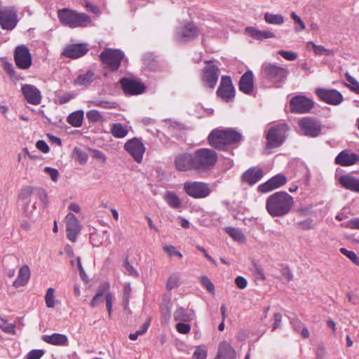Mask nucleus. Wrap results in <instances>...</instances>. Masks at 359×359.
<instances>
[{
	"instance_id": "a18cd8bd",
	"label": "nucleus",
	"mask_w": 359,
	"mask_h": 359,
	"mask_svg": "<svg viewBox=\"0 0 359 359\" xmlns=\"http://www.w3.org/2000/svg\"><path fill=\"white\" fill-rule=\"evenodd\" d=\"M339 250L341 254L348 257L353 264L359 266V257L355 252L348 250L345 248H341Z\"/></svg>"
},
{
	"instance_id": "9d476101",
	"label": "nucleus",
	"mask_w": 359,
	"mask_h": 359,
	"mask_svg": "<svg viewBox=\"0 0 359 359\" xmlns=\"http://www.w3.org/2000/svg\"><path fill=\"white\" fill-rule=\"evenodd\" d=\"M301 133L310 137H316L320 135L322 126L315 119L310 117H304L298 122Z\"/></svg>"
},
{
	"instance_id": "f3484780",
	"label": "nucleus",
	"mask_w": 359,
	"mask_h": 359,
	"mask_svg": "<svg viewBox=\"0 0 359 359\" xmlns=\"http://www.w3.org/2000/svg\"><path fill=\"white\" fill-rule=\"evenodd\" d=\"M34 189L32 187L27 186L22 187L19 193L18 199L20 202L22 210L26 216H30L34 210L36 209V203L33 204L30 209L29 205L31 202V196L34 192Z\"/></svg>"
},
{
	"instance_id": "4c0bfd02",
	"label": "nucleus",
	"mask_w": 359,
	"mask_h": 359,
	"mask_svg": "<svg viewBox=\"0 0 359 359\" xmlns=\"http://www.w3.org/2000/svg\"><path fill=\"white\" fill-rule=\"evenodd\" d=\"M84 113L78 110L70 114L67 117V122L73 127H81L83 124Z\"/></svg>"
},
{
	"instance_id": "6ab92c4d",
	"label": "nucleus",
	"mask_w": 359,
	"mask_h": 359,
	"mask_svg": "<svg viewBox=\"0 0 359 359\" xmlns=\"http://www.w3.org/2000/svg\"><path fill=\"white\" fill-rule=\"evenodd\" d=\"M286 182L287 177L284 175L278 174L259 184L257 189L259 192L266 194L280 187Z\"/></svg>"
},
{
	"instance_id": "cd10ccee",
	"label": "nucleus",
	"mask_w": 359,
	"mask_h": 359,
	"mask_svg": "<svg viewBox=\"0 0 359 359\" xmlns=\"http://www.w3.org/2000/svg\"><path fill=\"white\" fill-rule=\"evenodd\" d=\"M263 177V170L260 168H250L247 170L242 175L243 182L252 185L260 180Z\"/></svg>"
},
{
	"instance_id": "39448f33",
	"label": "nucleus",
	"mask_w": 359,
	"mask_h": 359,
	"mask_svg": "<svg viewBox=\"0 0 359 359\" xmlns=\"http://www.w3.org/2000/svg\"><path fill=\"white\" fill-rule=\"evenodd\" d=\"M261 73L265 79L278 88L285 83L289 70L270 62H264L261 67Z\"/></svg>"
},
{
	"instance_id": "aec40b11",
	"label": "nucleus",
	"mask_w": 359,
	"mask_h": 359,
	"mask_svg": "<svg viewBox=\"0 0 359 359\" xmlns=\"http://www.w3.org/2000/svg\"><path fill=\"white\" fill-rule=\"evenodd\" d=\"M67 236L72 242L76 241V237L81 231V224L76 217L69 212L65 217Z\"/></svg>"
},
{
	"instance_id": "473e14b6",
	"label": "nucleus",
	"mask_w": 359,
	"mask_h": 359,
	"mask_svg": "<svg viewBox=\"0 0 359 359\" xmlns=\"http://www.w3.org/2000/svg\"><path fill=\"white\" fill-rule=\"evenodd\" d=\"M245 31L251 37L257 40L262 41L276 37V34L269 30H259L253 27H247Z\"/></svg>"
},
{
	"instance_id": "4468645a",
	"label": "nucleus",
	"mask_w": 359,
	"mask_h": 359,
	"mask_svg": "<svg viewBox=\"0 0 359 359\" xmlns=\"http://www.w3.org/2000/svg\"><path fill=\"white\" fill-rule=\"evenodd\" d=\"M14 60L17 67L23 70L28 69L32 64L29 50L25 45L18 46L15 48Z\"/></svg>"
},
{
	"instance_id": "37998d69",
	"label": "nucleus",
	"mask_w": 359,
	"mask_h": 359,
	"mask_svg": "<svg viewBox=\"0 0 359 359\" xmlns=\"http://www.w3.org/2000/svg\"><path fill=\"white\" fill-rule=\"evenodd\" d=\"M180 285V276L179 273H172L166 283V289L168 291L172 290L174 288L178 287Z\"/></svg>"
},
{
	"instance_id": "5701e85b",
	"label": "nucleus",
	"mask_w": 359,
	"mask_h": 359,
	"mask_svg": "<svg viewBox=\"0 0 359 359\" xmlns=\"http://www.w3.org/2000/svg\"><path fill=\"white\" fill-rule=\"evenodd\" d=\"M120 83L123 92L128 95H139L145 90L144 85L135 80L123 78L121 79Z\"/></svg>"
},
{
	"instance_id": "c9c22d12",
	"label": "nucleus",
	"mask_w": 359,
	"mask_h": 359,
	"mask_svg": "<svg viewBox=\"0 0 359 359\" xmlns=\"http://www.w3.org/2000/svg\"><path fill=\"white\" fill-rule=\"evenodd\" d=\"M174 320L177 322H189L194 318L193 311H188L182 307L177 309L174 313Z\"/></svg>"
},
{
	"instance_id": "b1692460",
	"label": "nucleus",
	"mask_w": 359,
	"mask_h": 359,
	"mask_svg": "<svg viewBox=\"0 0 359 359\" xmlns=\"http://www.w3.org/2000/svg\"><path fill=\"white\" fill-rule=\"evenodd\" d=\"M88 50V48L86 44H70L65 48L62 55L67 57L76 59L86 55Z\"/></svg>"
},
{
	"instance_id": "0eeeda50",
	"label": "nucleus",
	"mask_w": 359,
	"mask_h": 359,
	"mask_svg": "<svg viewBox=\"0 0 359 359\" xmlns=\"http://www.w3.org/2000/svg\"><path fill=\"white\" fill-rule=\"evenodd\" d=\"M185 193L194 198H205L212 192L208 184L198 181H187L183 184Z\"/></svg>"
},
{
	"instance_id": "f257e3e1",
	"label": "nucleus",
	"mask_w": 359,
	"mask_h": 359,
	"mask_svg": "<svg viewBox=\"0 0 359 359\" xmlns=\"http://www.w3.org/2000/svg\"><path fill=\"white\" fill-rule=\"evenodd\" d=\"M294 198L286 191H277L266 201V210L273 217H281L290 212L294 206Z\"/></svg>"
},
{
	"instance_id": "bf43d9fd",
	"label": "nucleus",
	"mask_w": 359,
	"mask_h": 359,
	"mask_svg": "<svg viewBox=\"0 0 359 359\" xmlns=\"http://www.w3.org/2000/svg\"><path fill=\"white\" fill-rule=\"evenodd\" d=\"M298 226L302 230H309L313 228V223L311 219H306L298 223Z\"/></svg>"
},
{
	"instance_id": "393cba45",
	"label": "nucleus",
	"mask_w": 359,
	"mask_h": 359,
	"mask_svg": "<svg viewBox=\"0 0 359 359\" xmlns=\"http://www.w3.org/2000/svg\"><path fill=\"white\" fill-rule=\"evenodd\" d=\"M359 161V156L348 150L341 151L335 158L334 163L344 167L351 166Z\"/></svg>"
},
{
	"instance_id": "c85d7f7f",
	"label": "nucleus",
	"mask_w": 359,
	"mask_h": 359,
	"mask_svg": "<svg viewBox=\"0 0 359 359\" xmlns=\"http://www.w3.org/2000/svg\"><path fill=\"white\" fill-rule=\"evenodd\" d=\"M339 182L342 187L353 192L359 193V179L351 175L339 177Z\"/></svg>"
},
{
	"instance_id": "0e129e2a",
	"label": "nucleus",
	"mask_w": 359,
	"mask_h": 359,
	"mask_svg": "<svg viewBox=\"0 0 359 359\" xmlns=\"http://www.w3.org/2000/svg\"><path fill=\"white\" fill-rule=\"evenodd\" d=\"M235 283L239 289H245L247 287L248 281L243 276H238L235 279Z\"/></svg>"
},
{
	"instance_id": "e2e57ef3",
	"label": "nucleus",
	"mask_w": 359,
	"mask_h": 359,
	"mask_svg": "<svg viewBox=\"0 0 359 359\" xmlns=\"http://www.w3.org/2000/svg\"><path fill=\"white\" fill-rule=\"evenodd\" d=\"M45 171L46 173H48L49 175V176L50 177V178L53 181L55 182L57 180V178L59 176V172L57 169L50 168V167H46L45 168Z\"/></svg>"
},
{
	"instance_id": "4d7b16f0",
	"label": "nucleus",
	"mask_w": 359,
	"mask_h": 359,
	"mask_svg": "<svg viewBox=\"0 0 359 359\" xmlns=\"http://www.w3.org/2000/svg\"><path fill=\"white\" fill-rule=\"evenodd\" d=\"M176 330L180 334H188L191 330V326L184 322H178L176 325Z\"/></svg>"
},
{
	"instance_id": "7c9ffc66",
	"label": "nucleus",
	"mask_w": 359,
	"mask_h": 359,
	"mask_svg": "<svg viewBox=\"0 0 359 359\" xmlns=\"http://www.w3.org/2000/svg\"><path fill=\"white\" fill-rule=\"evenodd\" d=\"M236 351L230 344L226 341L219 343L215 359H236Z\"/></svg>"
},
{
	"instance_id": "13d9d810",
	"label": "nucleus",
	"mask_w": 359,
	"mask_h": 359,
	"mask_svg": "<svg viewBox=\"0 0 359 359\" xmlns=\"http://www.w3.org/2000/svg\"><path fill=\"white\" fill-rule=\"evenodd\" d=\"M290 17L294 20V22L299 26V28H296V30L299 31L305 29L306 26L304 21L295 12H292Z\"/></svg>"
},
{
	"instance_id": "6e6552de",
	"label": "nucleus",
	"mask_w": 359,
	"mask_h": 359,
	"mask_svg": "<svg viewBox=\"0 0 359 359\" xmlns=\"http://www.w3.org/2000/svg\"><path fill=\"white\" fill-rule=\"evenodd\" d=\"M123 57L121 50L113 48H105L100 55L102 62L111 71L118 70Z\"/></svg>"
},
{
	"instance_id": "ea45409f",
	"label": "nucleus",
	"mask_w": 359,
	"mask_h": 359,
	"mask_svg": "<svg viewBox=\"0 0 359 359\" xmlns=\"http://www.w3.org/2000/svg\"><path fill=\"white\" fill-rule=\"evenodd\" d=\"M306 47L307 48H312L314 54L316 55H331L334 54L333 50L325 48L323 46L316 45L313 41L308 42Z\"/></svg>"
},
{
	"instance_id": "7ed1b4c3",
	"label": "nucleus",
	"mask_w": 359,
	"mask_h": 359,
	"mask_svg": "<svg viewBox=\"0 0 359 359\" xmlns=\"http://www.w3.org/2000/svg\"><path fill=\"white\" fill-rule=\"evenodd\" d=\"M194 171L204 173L212 170L217 162V154L211 149L200 148L194 153Z\"/></svg>"
},
{
	"instance_id": "e433bc0d",
	"label": "nucleus",
	"mask_w": 359,
	"mask_h": 359,
	"mask_svg": "<svg viewBox=\"0 0 359 359\" xmlns=\"http://www.w3.org/2000/svg\"><path fill=\"white\" fill-rule=\"evenodd\" d=\"M110 133L116 138H123L128 133V127L121 123H114L110 126Z\"/></svg>"
},
{
	"instance_id": "680f3d73",
	"label": "nucleus",
	"mask_w": 359,
	"mask_h": 359,
	"mask_svg": "<svg viewBox=\"0 0 359 359\" xmlns=\"http://www.w3.org/2000/svg\"><path fill=\"white\" fill-rule=\"evenodd\" d=\"M207 357V351L205 349L197 347L193 354V359H205Z\"/></svg>"
},
{
	"instance_id": "2eb2a0df",
	"label": "nucleus",
	"mask_w": 359,
	"mask_h": 359,
	"mask_svg": "<svg viewBox=\"0 0 359 359\" xmlns=\"http://www.w3.org/2000/svg\"><path fill=\"white\" fill-rule=\"evenodd\" d=\"M124 149L137 163L142 162L143 154L145 152V147L140 139L133 137L128 140L124 144Z\"/></svg>"
},
{
	"instance_id": "58836bf2",
	"label": "nucleus",
	"mask_w": 359,
	"mask_h": 359,
	"mask_svg": "<svg viewBox=\"0 0 359 359\" xmlns=\"http://www.w3.org/2000/svg\"><path fill=\"white\" fill-rule=\"evenodd\" d=\"M265 22L270 25H281L285 22V18L281 14H274L266 12L264 15Z\"/></svg>"
},
{
	"instance_id": "de8ad7c7",
	"label": "nucleus",
	"mask_w": 359,
	"mask_h": 359,
	"mask_svg": "<svg viewBox=\"0 0 359 359\" xmlns=\"http://www.w3.org/2000/svg\"><path fill=\"white\" fill-rule=\"evenodd\" d=\"M91 104L93 106L99 107L104 109H115L117 106L116 102H109L107 100L93 101Z\"/></svg>"
},
{
	"instance_id": "a878e982",
	"label": "nucleus",
	"mask_w": 359,
	"mask_h": 359,
	"mask_svg": "<svg viewBox=\"0 0 359 359\" xmlns=\"http://www.w3.org/2000/svg\"><path fill=\"white\" fill-rule=\"evenodd\" d=\"M109 288L110 286L108 283H104L103 284L100 285L95 295L94 296L93 304H95V302H96L97 297H102L105 295L107 309L109 313V316L111 317L112 313L114 296L112 294L109 292Z\"/></svg>"
},
{
	"instance_id": "f704fd0d",
	"label": "nucleus",
	"mask_w": 359,
	"mask_h": 359,
	"mask_svg": "<svg viewBox=\"0 0 359 359\" xmlns=\"http://www.w3.org/2000/svg\"><path fill=\"white\" fill-rule=\"evenodd\" d=\"M30 278V270L28 266H22L18 273V276L15 280L13 282V285L18 288L26 285Z\"/></svg>"
},
{
	"instance_id": "09e8293b",
	"label": "nucleus",
	"mask_w": 359,
	"mask_h": 359,
	"mask_svg": "<svg viewBox=\"0 0 359 359\" xmlns=\"http://www.w3.org/2000/svg\"><path fill=\"white\" fill-rule=\"evenodd\" d=\"M150 320H148L147 322L144 323L141 328L135 332V333H131L129 334V339L132 341H135L137 339L139 336L144 334L148 330L149 326Z\"/></svg>"
},
{
	"instance_id": "49530a36",
	"label": "nucleus",
	"mask_w": 359,
	"mask_h": 359,
	"mask_svg": "<svg viewBox=\"0 0 359 359\" xmlns=\"http://www.w3.org/2000/svg\"><path fill=\"white\" fill-rule=\"evenodd\" d=\"M86 117L90 122H98L103 119L102 114L95 109H92L86 113Z\"/></svg>"
},
{
	"instance_id": "774afa93",
	"label": "nucleus",
	"mask_w": 359,
	"mask_h": 359,
	"mask_svg": "<svg viewBox=\"0 0 359 359\" xmlns=\"http://www.w3.org/2000/svg\"><path fill=\"white\" fill-rule=\"evenodd\" d=\"M74 97V95L72 93H66L58 97L59 103L61 104L67 103Z\"/></svg>"
},
{
	"instance_id": "4be33fe9",
	"label": "nucleus",
	"mask_w": 359,
	"mask_h": 359,
	"mask_svg": "<svg viewBox=\"0 0 359 359\" xmlns=\"http://www.w3.org/2000/svg\"><path fill=\"white\" fill-rule=\"evenodd\" d=\"M177 170L186 172L194 170V160L193 154L182 153L177 155L174 160Z\"/></svg>"
},
{
	"instance_id": "f8f14e48",
	"label": "nucleus",
	"mask_w": 359,
	"mask_h": 359,
	"mask_svg": "<svg viewBox=\"0 0 359 359\" xmlns=\"http://www.w3.org/2000/svg\"><path fill=\"white\" fill-rule=\"evenodd\" d=\"M315 93L321 101L330 105L337 106L344 101L342 94L336 89L318 88Z\"/></svg>"
},
{
	"instance_id": "3c124183",
	"label": "nucleus",
	"mask_w": 359,
	"mask_h": 359,
	"mask_svg": "<svg viewBox=\"0 0 359 359\" xmlns=\"http://www.w3.org/2000/svg\"><path fill=\"white\" fill-rule=\"evenodd\" d=\"M74 153L80 164H84L88 159V154L78 147L74 149Z\"/></svg>"
},
{
	"instance_id": "338daca9",
	"label": "nucleus",
	"mask_w": 359,
	"mask_h": 359,
	"mask_svg": "<svg viewBox=\"0 0 359 359\" xmlns=\"http://www.w3.org/2000/svg\"><path fill=\"white\" fill-rule=\"evenodd\" d=\"M346 227L351 229H359V218H354L347 222Z\"/></svg>"
},
{
	"instance_id": "412c9836",
	"label": "nucleus",
	"mask_w": 359,
	"mask_h": 359,
	"mask_svg": "<svg viewBox=\"0 0 359 359\" xmlns=\"http://www.w3.org/2000/svg\"><path fill=\"white\" fill-rule=\"evenodd\" d=\"M219 68L214 65H208L203 69L202 83L205 87L213 89L217 83Z\"/></svg>"
},
{
	"instance_id": "a211bd4d",
	"label": "nucleus",
	"mask_w": 359,
	"mask_h": 359,
	"mask_svg": "<svg viewBox=\"0 0 359 359\" xmlns=\"http://www.w3.org/2000/svg\"><path fill=\"white\" fill-rule=\"evenodd\" d=\"M217 94L226 102H229L234 97L235 90L230 76H223L222 77Z\"/></svg>"
},
{
	"instance_id": "9b49d317",
	"label": "nucleus",
	"mask_w": 359,
	"mask_h": 359,
	"mask_svg": "<svg viewBox=\"0 0 359 359\" xmlns=\"http://www.w3.org/2000/svg\"><path fill=\"white\" fill-rule=\"evenodd\" d=\"M313 105V100L301 95L292 97L290 102V111L294 114L309 113Z\"/></svg>"
},
{
	"instance_id": "5fc2aeb1",
	"label": "nucleus",
	"mask_w": 359,
	"mask_h": 359,
	"mask_svg": "<svg viewBox=\"0 0 359 359\" xmlns=\"http://www.w3.org/2000/svg\"><path fill=\"white\" fill-rule=\"evenodd\" d=\"M123 266H124L125 269L127 270L129 275L134 276V277L139 276V273L135 269V267L129 262L128 258H126V260L124 261Z\"/></svg>"
},
{
	"instance_id": "1a4fd4ad",
	"label": "nucleus",
	"mask_w": 359,
	"mask_h": 359,
	"mask_svg": "<svg viewBox=\"0 0 359 359\" xmlns=\"http://www.w3.org/2000/svg\"><path fill=\"white\" fill-rule=\"evenodd\" d=\"M18 23V13L15 8L0 6V26L7 31L13 30Z\"/></svg>"
},
{
	"instance_id": "72a5a7b5",
	"label": "nucleus",
	"mask_w": 359,
	"mask_h": 359,
	"mask_svg": "<svg viewBox=\"0 0 359 359\" xmlns=\"http://www.w3.org/2000/svg\"><path fill=\"white\" fill-rule=\"evenodd\" d=\"M95 79V75L91 70L79 74L74 81V85L88 86Z\"/></svg>"
},
{
	"instance_id": "6e6d98bb",
	"label": "nucleus",
	"mask_w": 359,
	"mask_h": 359,
	"mask_svg": "<svg viewBox=\"0 0 359 359\" xmlns=\"http://www.w3.org/2000/svg\"><path fill=\"white\" fill-rule=\"evenodd\" d=\"M44 354V351L33 349L27 354V359H40Z\"/></svg>"
},
{
	"instance_id": "ddd939ff",
	"label": "nucleus",
	"mask_w": 359,
	"mask_h": 359,
	"mask_svg": "<svg viewBox=\"0 0 359 359\" xmlns=\"http://www.w3.org/2000/svg\"><path fill=\"white\" fill-rule=\"evenodd\" d=\"M200 34L198 27L192 22H184L178 28L176 39L179 42H187L197 38Z\"/></svg>"
},
{
	"instance_id": "c03bdc74",
	"label": "nucleus",
	"mask_w": 359,
	"mask_h": 359,
	"mask_svg": "<svg viewBox=\"0 0 359 359\" xmlns=\"http://www.w3.org/2000/svg\"><path fill=\"white\" fill-rule=\"evenodd\" d=\"M55 290L53 287L48 288L45 295L46 305L48 308H53L55 306Z\"/></svg>"
},
{
	"instance_id": "c756f323",
	"label": "nucleus",
	"mask_w": 359,
	"mask_h": 359,
	"mask_svg": "<svg viewBox=\"0 0 359 359\" xmlns=\"http://www.w3.org/2000/svg\"><path fill=\"white\" fill-rule=\"evenodd\" d=\"M42 340L47 344L54 346H66L69 344L67 337L65 334L60 333L43 335Z\"/></svg>"
},
{
	"instance_id": "603ef678",
	"label": "nucleus",
	"mask_w": 359,
	"mask_h": 359,
	"mask_svg": "<svg viewBox=\"0 0 359 359\" xmlns=\"http://www.w3.org/2000/svg\"><path fill=\"white\" fill-rule=\"evenodd\" d=\"M164 252H165L169 257L177 256L180 259L182 258V254L178 251L176 248L173 245H164L163 248Z\"/></svg>"
},
{
	"instance_id": "423d86ee",
	"label": "nucleus",
	"mask_w": 359,
	"mask_h": 359,
	"mask_svg": "<svg viewBox=\"0 0 359 359\" xmlns=\"http://www.w3.org/2000/svg\"><path fill=\"white\" fill-rule=\"evenodd\" d=\"M290 128L285 123H280L271 127L266 135V148L280 147L285 141Z\"/></svg>"
},
{
	"instance_id": "864d4df0",
	"label": "nucleus",
	"mask_w": 359,
	"mask_h": 359,
	"mask_svg": "<svg viewBox=\"0 0 359 359\" xmlns=\"http://www.w3.org/2000/svg\"><path fill=\"white\" fill-rule=\"evenodd\" d=\"M278 53L281 55L284 59L288 61H293L297 58V54L292 51L280 50Z\"/></svg>"
},
{
	"instance_id": "20e7f679",
	"label": "nucleus",
	"mask_w": 359,
	"mask_h": 359,
	"mask_svg": "<svg viewBox=\"0 0 359 359\" xmlns=\"http://www.w3.org/2000/svg\"><path fill=\"white\" fill-rule=\"evenodd\" d=\"M57 16L62 24L71 28L86 27L91 24L90 17L69 8L59 10Z\"/></svg>"
},
{
	"instance_id": "052dcab7",
	"label": "nucleus",
	"mask_w": 359,
	"mask_h": 359,
	"mask_svg": "<svg viewBox=\"0 0 359 359\" xmlns=\"http://www.w3.org/2000/svg\"><path fill=\"white\" fill-rule=\"evenodd\" d=\"M0 327L6 333L13 334L15 332V326L11 323H8L6 320H3Z\"/></svg>"
},
{
	"instance_id": "8fccbe9b",
	"label": "nucleus",
	"mask_w": 359,
	"mask_h": 359,
	"mask_svg": "<svg viewBox=\"0 0 359 359\" xmlns=\"http://www.w3.org/2000/svg\"><path fill=\"white\" fill-rule=\"evenodd\" d=\"M200 283L201 285L205 287L208 291L210 292H214L215 286L210 278L206 276H201L198 278Z\"/></svg>"
},
{
	"instance_id": "2f4dec72",
	"label": "nucleus",
	"mask_w": 359,
	"mask_h": 359,
	"mask_svg": "<svg viewBox=\"0 0 359 359\" xmlns=\"http://www.w3.org/2000/svg\"><path fill=\"white\" fill-rule=\"evenodd\" d=\"M163 198L172 209L180 210L182 207V200L172 191L165 192Z\"/></svg>"
},
{
	"instance_id": "bb28decb",
	"label": "nucleus",
	"mask_w": 359,
	"mask_h": 359,
	"mask_svg": "<svg viewBox=\"0 0 359 359\" xmlns=\"http://www.w3.org/2000/svg\"><path fill=\"white\" fill-rule=\"evenodd\" d=\"M254 89V75L252 71H248L243 74L239 81V90L247 94L251 95Z\"/></svg>"
},
{
	"instance_id": "f03ea898",
	"label": "nucleus",
	"mask_w": 359,
	"mask_h": 359,
	"mask_svg": "<svg viewBox=\"0 0 359 359\" xmlns=\"http://www.w3.org/2000/svg\"><path fill=\"white\" fill-rule=\"evenodd\" d=\"M208 143L212 147L224 150L225 148L242 140V135L233 128L214 129L208 135Z\"/></svg>"
},
{
	"instance_id": "dca6fc26",
	"label": "nucleus",
	"mask_w": 359,
	"mask_h": 359,
	"mask_svg": "<svg viewBox=\"0 0 359 359\" xmlns=\"http://www.w3.org/2000/svg\"><path fill=\"white\" fill-rule=\"evenodd\" d=\"M21 92L25 100L30 104L39 105L42 100L41 90L32 84H23L21 87Z\"/></svg>"
},
{
	"instance_id": "a19ab883",
	"label": "nucleus",
	"mask_w": 359,
	"mask_h": 359,
	"mask_svg": "<svg viewBox=\"0 0 359 359\" xmlns=\"http://www.w3.org/2000/svg\"><path fill=\"white\" fill-rule=\"evenodd\" d=\"M224 230L234 241L240 243L245 241V235L239 229L228 226Z\"/></svg>"
},
{
	"instance_id": "79ce46f5",
	"label": "nucleus",
	"mask_w": 359,
	"mask_h": 359,
	"mask_svg": "<svg viewBox=\"0 0 359 359\" xmlns=\"http://www.w3.org/2000/svg\"><path fill=\"white\" fill-rule=\"evenodd\" d=\"M345 77L348 83H344V86L353 92L359 94V82L348 72L345 74Z\"/></svg>"
},
{
	"instance_id": "69168bd1",
	"label": "nucleus",
	"mask_w": 359,
	"mask_h": 359,
	"mask_svg": "<svg viewBox=\"0 0 359 359\" xmlns=\"http://www.w3.org/2000/svg\"><path fill=\"white\" fill-rule=\"evenodd\" d=\"M36 148L43 153H48L49 151V147L44 140H38L36 144Z\"/></svg>"
}]
</instances>
